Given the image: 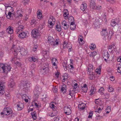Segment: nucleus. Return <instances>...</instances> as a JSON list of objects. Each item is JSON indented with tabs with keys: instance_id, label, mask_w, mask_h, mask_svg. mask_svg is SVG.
<instances>
[{
	"instance_id": "f257e3e1",
	"label": "nucleus",
	"mask_w": 121,
	"mask_h": 121,
	"mask_svg": "<svg viewBox=\"0 0 121 121\" xmlns=\"http://www.w3.org/2000/svg\"><path fill=\"white\" fill-rule=\"evenodd\" d=\"M11 50L14 54L15 57L16 58L17 57V56L19 52H20L21 54L23 56H26L27 53V51L26 49L24 48H20L19 47L17 48V46L15 45L12 47Z\"/></svg>"
},
{
	"instance_id": "f03ea898",
	"label": "nucleus",
	"mask_w": 121,
	"mask_h": 121,
	"mask_svg": "<svg viewBox=\"0 0 121 121\" xmlns=\"http://www.w3.org/2000/svg\"><path fill=\"white\" fill-rule=\"evenodd\" d=\"M42 29V26L41 25L39 26L37 29H33L31 33L32 37L35 38H37L39 34V30H41Z\"/></svg>"
},
{
	"instance_id": "7ed1b4c3",
	"label": "nucleus",
	"mask_w": 121,
	"mask_h": 121,
	"mask_svg": "<svg viewBox=\"0 0 121 121\" xmlns=\"http://www.w3.org/2000/svg\"><path fill=\"white\" fill-rule=\"evenodd\" d=\"M12 111L10 109L8 110L7 107H5L3 110V112H1V114L2 117H4V115H8L12 113Z\"/></svg>"
},
{
	"instance_id": "20e7f679",
	"label": "nucleus",
	"mask_w": 121,
	"mask_h": 121,
	"mask_svg": "<svg viewBox=\"0 0 121 121\" xmlns=\"http://www.w3.org/2000/svg\"><path fill=\"white\" fill-rule=\"evenodd\" d=\"M48 65L47 63H44L43 66L41 68V70L43 71L46 73H48L49 71V69L48 67Z\"/></svg>"
},
{
	"instance_id": "39448f33",
	"label": "nucleus",
	"mask_w": 121,
	"mask_h": 121,
	"mask_svg": "<svg viewBox=\"0 0 121 121\" xmlns=\"http://www.w3.org/2000/svg\"><path fill=\"white\" fill-rule=\"evenodd\" d=\"M11 68V67L10 65H8L7 64H4V72L6 73H7L9 72Z\"/></svg>"
},
{
	"instance_id": "423d86ee",
	"label": "nucleus",
	"mask_w": 121,
	"mask_h": 121,
	"mask_svg": "<svg viewBox=\"0 0 121 121\" xmlns=\"http://www.w3.org/2000/svg\"><path fill=\"white\" fill-rule=\"evenodd\" d=\"M64 111L65 113L67 115H70L72 112L70 108L67 106L65 107Z\"/></svg>"
},
{
	"instance_id": "0eeeda50",
	"label": "nucleus",
	"mask_w": 121,
	"mask_h": 121,
	"mask_svg": "<svg viewBox=\"0 0 121 121\" xmlns=\"http://www.w3.org/2000/svg\"><path fill=\"white\" fill-rule=\"evenodd\" d=\"M101 34L102 36L105 37V39H108V32L107 31L106 29L103 28L101 32Z\"/></svg>"
},
{
	"instance_id": "6e6552de",
	"label": "nucleus",
	"mask_w": 121,
	"mask_h": 121,
	"mask_svg": "<svg viewBox=\"0 0 121 121\" xmlns=\"http://www.w3.org/2000/svg\"><path fill=\"white\" fill-rule=\"evenodd\" d=\"M119 23V19L116 18L112 19L111 23V25L112 26H114Z\"/></svg>"
},
{
	"instance_id": "1a4fd4ad",
	"label": "nucleus",
	"mask_w": 121,
	"mask_h": 121,
	"mask_svg": "<svg viewBox=\"0 0 121 121\" xmlns=\"http://www.w3.org/2000/svg\"><path fill=\"white\" fill-rule=\"evenodd\" d=\"M18 37L21 38H26L27 36V33L25 31H22L19 33Z\"/></svg>"
},
{
	"instance_id": "9d476101",
	"label": "nucleus",
	"mask_w": 121,
	"mask_h": 121,
	"mask_svg": "<svg viewBox=\"0 0 121 121\" xmlns=\"http://www.w3.org/2000/svg\"><path fill=\"white\" fill-rule=\"evenodd\" d=\"M23 29V26L22 25H20L18 26V27L16 28L15 33L17 34L21 32Z\"/></svg>"
},
{
	"instance_id": "9b49d317",
	"label": "nucleus",
	"mask_w": 121,
	"mask_h": 121,
	"mask_svg": "<svg viewBox=\"0 0 121 121\" xmlns=\"http://www.w3.org/2000/svg\"><path fill=\"white\" fill-rule=\"evenodd\" d=\"M93 68L92 65H90L88 67V70H87L88 74L94 73L93 71Z\"/></svg>"
},
{
	"instance_id": "f8f14e48",
	"label": "nucleus",
	"mask_w": 121,
	"mask_h": 121,
	"mask_svg": "<svg viewBox=\"0 0 121 121\" xmlns=\"http://www.w3.org/2000/svg\"><path fill=\"white\" fill-rule=\"evenodd\" d=\"M52 63L53 65V68H54L56 69L57 67V66L56 63L58 61L57 59L55 58H53L51 60Z\"/></svg>"
},
{
	"instance_id": "ddd939ff",
	"label": "nucleus",
	"mask_w": 121,
	"mask_h": 121,
	"mask_svg": "<svg viewBox=\"0 0 121 121\" xmlns=\"http://www.w3.org/2000/svg\"><path fill=\"white\" fill-rule=\"evenodd\" d=\"M6 31L8 34H12L13 32V28L11 26H9L7 28Z\"/></svg>"
},
{
	"instance_id": "4468645a",
	"label": "nucleus",
	"mask_w": 121,
	"mask_h": 121,
	"mask_svg": "<svg viewBox=\"0 0 121 121\" xmlns=\"http://www.w3.org/2000/svg\"><path fill=\"white\" fill-rule=\"evenodd\" d=\"M86 104L84 103H82L79 104L78 105L79 110L80 111H82V110L85 109Z\"/></svg>"
},
{
	"instance_id": "2eb2a0df",
	"label": "nucleus",
	"mask_w": 121,
	"mask_h": 121,
	"mask_svg": "<svg viewBox=\"0 0 121 121\" xmlns=\"http://www.w3.org/2000/svg\"><path fill=\"white\" fill-rule=\"evenodd\" d=\"M62 26L65 30H67L69 27V26L67 25L65 21H63L62 22Z\"/></svg>"
},
{
	"instance_id": "dca6fc26",
	"label": "nucleus",
	"mask_w": 121,
	"mask_h": 121,
	"mask_svg": "<svg viewBox=\"0 0 121 121\" xmlns=\"http://www.w3.org/2000/svg\"><path fill=\"white\" fill-rule=\"evenodd\" d=\"M87 6L85 2H83L81 5L80 9L83 11H85L87 9Z\"/></svg>"
},
{
	"instance_id": "f3484780",
	"label": "nucleus",
	"mask_w": 121,
	"mask_h": 121,
	"mask_svg": "<svg viewBox=\"0 0 121 121\" xmlns=\"http://www.w3.org/2000/svg\"><path fill=\"white\" fill-rule=\"evenodd\" d=\"M28 60L29 61L31 62H35L36 61L37 62L38 61V60L34 56H31L28 58Z\"/></svg>"
},
{
	"instance_id": "a211bd4d",
	"label": "nucleus",
	"mask_w": 121,
	"mask_h": 121,
	"mask_svg": "<svg viewBox=\"0 0 121 121\" xmlns=\"http://www.w3.org/2000/svg\"><path fill=\"white\" fill-rule=\"evenodd\" d=\"M17 109L18 111H20L22 109L24 108V104L21 103H19L17 104Z\"/></svg>"
},
{
	"instance_id": "6ab92c4d",
	"label": "nucleus",
	"mask_w": 121,
	"mask_h": 121,
	"mask_svg": "<svg viewBox=\"0 0 121 121\" xmlns=\"http://www.w3.org/2000/svg\"><path fill=\"white\" fill-rule=\"evenodd\" d=\"M4 86L3 85V84L0 83V94L1 95H3L4 92Z\"/></svg>"
},
{
	"instance_id": "aec40b11",
	"label": "nucleus",
	"mask_w": 121,
	"mask_h": 121,
	"mask_svg": "<svg viewBox=\"0 0 121 121\" xmlns=\"http://www.w3.org/2000/svg\"><path fill=\"white\" fill-rule=\"evenodd\" d=\"M95 0H91L90 4V7L91 8L93 9L95 7Z\"/></svg>"
},
{
	"instance_id": "412c9836",
	"label": "nucleus",
	"mask_w": 121,
	"mask_h": 121,
	"mask_svg": "<svg viewBox=\"0 0 121 121\" xmlns=\"http://www.w3.org/2000/svg\"><path fill=\"white\" fill-rule=\"evenodd\" d=\"M115 46L114 44L110 45L108 47V49L110 50L111 51H112L113 50L115 51Z\"/></svg>"
},
{
	"instance_id": "4be33fe9",
	"label": "nucleus",
	"mask_w": 121,
	"mask_h": 121,
	"mask_svg": "<svg viewBox=\"0 0 121 121\" xmlns=\"http://www.w3.org/2000/svg\"><path fill=\"white\" fill-rule=\"evenodd\" d=\"M66 86L65 84H63L61 86L60 90L63 93H65L66 91Z\"/></svg>"
},
{
	"instance_id": "5701e85b",
	"label": "nucleus",
	"mask_w": 121,
	"mask_h": 121,
	"mask_svg": "<svg viewBox=\"0 0 121 121\" xmlns=\"http://www.w3.org/2000/svg\"><path fill=\"white\" fill-rule=\"evenodd\" d=\"M88 88L87 87V85L86 84L83 85V86L82 87L81 89L82 90V92H87Z\"/></svg>"
},
{
	"instance_id": "b1692460",
	"label": "nucleus",
	"mask_w": 121,
	"mask_h": 121,
	"mask_svg": "<svg viewBox=\"0 0 121 121\" xmlns=\"http://www.w3.org/2000/svg\"><path fill=\"white\" fill-rule=\"evenodd\" d=\"M15 84V83L13 81H10L9 83L8 86L10 88H13L14 87Z\"/></svg>"
},
{
	"instance_id": "393cba45",
	"label": "nucleus",
	"mask_w": 121,
	"mask_h": 121,
	"mask_svg": "<svg viewBox=\"0 0 121 121\" xmlns=\"http://www.w3.org/2000/svg\"><path fill=\"white\" fill-rule=\"evenodd\" d=\"M96 89L93 86H91V89L90 90V92L91 93L90 94V95H92L95 94V91Z\"/></svg>"
},
{
	"instance_id": "a878e982",
	"label": "nucleus",
	"mask_w": 121,
	"mask_h": 121,
	"mask_svg": "<svg viewBox=\"0 0 121 121\" xmlns=\"http://www.w3.org/2000/svg\"><path fill=\"white\" fill-rule=\"evenodd\" d=\"M109 56L110 55L108 54V51H105L104 52L103 56L104 58H106L107 59H108L109 58Z\"/></svg>"
},
{
	"instance_id": "bb28decb",
	"label": "nucleus",
	"mask_w": 121,
	"mask_h": 121,
	"mask_svg": "<svg viewBox=\"0 0 121 121\" xmlns=\"http://www.w3.org/2000/svg\"><path fill=\"white\" fill-rule=\"evenodd\" d=\"M70 27L71 30H73L75 29L76 27V25L74 22H71Z\"/></svg>"
},
{
	"instance_id": "cd10ccee",
	"label": "nucleus",
	"mask_w": 121,
	"mask_h": 121,
	"mask_svg": "<svg viewBox=\"0 0 121 121\" xmlns=\"http://www.w3.org/2000/svg\"><path fill=\"white\" fill-rule=\"evenodd\" d=\"M88 74L89 78L91 80H94L95 78L94 73Z\"/></svg>"
},
{
	"instance_id": "c85d7f7f",
	"label": "nucleus",
	"mask_w": 121,
	"mask_h": 121,
	"mask_svg": "<svg viewBox=\"0 0 121 121\" xmlns=\"http://www.w3.org/2000/svg\"><path fill=\"white\" fill-rule=\"evenodd\" d=\"M62 65L65 71H66L67 68H68V65L66 62H63L62 63Z\"/></svg>"
},
{
	"instance_id": "c756f323",
	"label": "nucleus",
	"mask_w": 121,
	"mask_h": 121,
	"mask_svg": "<svg viewBox=\"0 0 121 121\" xmlns=\"http://www.w3.org/2000/svg\"><path fill=\"white\" fill-rule=\"evenodd\" d=\"M56 30L60 32L61 30L60 25V24H57L56 26Z\"/></svg>"
},
{
	"instance_id": "7c9ffc66",
	"label": "nucleus",
	"mask_w": 121,
	"mask_h": 121,
	"mask_svg": "<svg viewBox=\"0 0 121 121\" xmlns=\"http://www.w3.org/2000/svg\"><path fill=\"white\" fill-rule=\"evenodd\" d=\"M31 115L32 116L34 120L36 119L37 118L36 115L35 114V111L31 113Z\"/></svg>"
},
{
	"instance_id": "2f4dec72",
	"label": "nucleus",
	"mask_w": 121,
	"mask_h": 121,
	"mask_svg": "<svg viewBox=\"0 0 121 121\" xmlns=\"http://www.w3.org/2000/svg\"><path fill=\"white\" fill-rule=\"evenodd\" d=\"M17 13L18 16L20 17H22L23 12L21 11L20 10H18L17 11Z\"/></svg>"
},
{
	"instance_id": "473e14b6",
	"label": "nucleus",
	"mask_w": 121,
	"mask_h": 121,
	"mask_svg": "<svg viewBox=\"0 0 121 121\" xmlns=\"http://www.w3.org/2000/svg\"><path fill=\"white\" fill-rule=\"evenodd\" d=\"M12 13L11 12H9L8 13V14L7 15L6 13H5V14L6 15V16L7 18L8 19H9L11 17V15L12 14Z\"/></svg>"
},
{
	"instance_id": "72a5a7b5",
	"label": "nucleus",
	"mask_w": 121,
	"mask_h": 121,
	"mask_svg": "<svg viewBox=\"0 0 121 121\" xmlns=\"http://www.w3.org/2000/svg\"><path fill=\"white\" fill-rule=\"evenodd\" d=\"M68 12L67 10H66L65 12L63 14L64 17H65V18H67L68 15Z\"/></svg>"
},
{
	"instance_id": "f704fd0d",
	"label": "nucleus",
	"mask_w": 121,
	"mask_h": 121,
	"mask_svg": "<svg viewBox=\"0 0 121 121\" xmlns=\"http://www.w3.org/2000/svg\"><path fill=\"white\" fill-rule=\"evenodd\" d=\"M96 48V46L95 45H93V44H91L89 46V48L92 50H94Z\"/></svg>"
},
{
	"instance_id": "c9c22d12",
	"label": "nucleus",
	"mask_w": 121,
	"mask_h": 121,
	"mask_svg": "<svg viewBox=\"0 0 121 121\" xmlns=\"http://www.w3.org/2000/svg\"><path fill=\"white\" fill-rule=\"evenodd\" d=\"M97 54V52L96 51H93L91 52L90 55V56L94 57Z\"/></svg>"
},
{
	"instance_id": "e433bc0d",
	"label": "nucleus",
	"mask_w": 121,
	"mask_h": 121,
	"mask_svg": "<svg viewBox=\"0 0 121 121\" xmlns=\"http://www.w3.org/2000/svg\"><path fill=\"white\" fill-rule=\"evenodd\" d=\"M108 91L109 92H113L114 90V88L111 86H109L108 88Z\"/></svg>"
},
{
	"instance_id": "4c0bfd02",
	"label": "nucleus",
	"mask_w": 121,
	"mask_h": 121,
	"mask_svg": "<svg viewBox=\"0 0 121 121\" xmlns=\"http://www.w3.org/2000/svg\"><path fill=\"white\" fill-rule=\"evenodd\" d=\"M74 20L73 16H70L68 18V21L69 22H73Z\"/></svg>"
},
{
	"instance_id": "58836bf2",
	"label": "nucleus",
	"mask_w": 121,
	"mask_h": 121,
	"mask_svg": "<svg viewBox=\"0 0 121 121\" xmlns=\"http://www.w3.org/2000/svg\"><path fill=\"white\" fill-rule=\"evenodd\" d=\"M69 44L67 43V42L65 41L64 42V43L63 45V47L64 48H68V47Z\"/></svg>"
},
{
	"instance_id": "ea45409f",
	"label": "nucleus",
	"mask_w": 121,
	"mask_h": 121,
	"mask_svg": "<svg viewBox=\"0 0 121 121\" xmlns=\"http://www.w3.org/2000/svg\"><path fill=\"white\" fill-rule=\"evenodd\" d=\"M37 17L38 19H40L41 17V13L40 12L38 11L37 12Z\"/></svg>"
},
{
	"instance_id": "a19ab883",
	"label": "nucleus",
	"mask_w": 121,
	"mask_h": 121,
	"mask_svg": "<svg viewBox=\"0 0 121 121\" xmlns=\"http://www.w3.org/2000/svg\"><path fill=\"white\" fill-rule=\"evenodd\" d=\"M48 39L49 43L51 42V41H52L53 40H54L53 38L51 36H48Z\"/></svg>"
},
{
	"instance_id": "79ce46f5",
	"label": "nucleus",
	"mask_w": 121,
	"mask_h": 121,
	"mask_svg": "<svg viewBox=\"0 0 121 121\" xmlns=\"http://www.w3.org/2000/svg\"><path fill=\"white\" fill-rule=\"evenodd\" d=\"M52 91L54 93H56L57 92V89L56 86H54L52 88Z\"/></svg>"
},
{
	"instance_id": "37998d69",
	"label": "nucleus",
	"mask_w": 121,
	"mask_h": 121,
	"mask_svg": "<svg viewBox=\"0 0 121 121\" xmlns=\"http://www.w3.org/2000/svg\"><path fill=\"white\" fill-rule=\"evenodd\" d=\"M76 90H75V88H72L70 89L69 93H76Z\"/></svg>"
},
{
	"instance_id": "c03bdc74",
	"label": "nucleus",
	"mask_w": 121,
	"mask_h": 121,
	"mask_svg": "<svg viewBox=\"0 0 121 121\" xmlns=\"http://www.w3.org/2000/svg\"><path fill=\"white\" fill-rule=\"evenodd\" d=\"M24 86H26L27 88L29 87L30 86V83L28 82H26Z\"/></svg>"
},
{
	"instance_id": "a18cd8bd",
	"label": "nucleus",
	"mask_w": 121,
	"mask_h": 121,
	"mask_svg": "<svg viewBox=\"0 0 121 121\" xmlns=\"http://www.w3.org/2000/svg\"><path fill=\"white\" fill-rule=\"evenodd\" d=\"M4 64H0V70H1V69H2L4 71Z\"/></svg>"
},
{
	"instance_id": "49530a36",
	"label": "nucleus",
	"mask_w": 121,
	"mask_h": 121,
	"mask_svg": "<svg viewBox=\"0 0 121 121\" xmlns=\"http://www.w3.org/2000/svg\"><path fill=\"white\" fill-rule=\"evenodd\" d=\"M49 19H51V21L53 22V23H55L56 20L55 18L54 17L52 16L51 17H50V18Z\"/></svg>"
},
{
	"instance_id": "de8ad7c7",
	"label": "nucleus",
	"mask_w": 121,
	"mask_h": 121,
	"mask_svg": "<svg viewBox=\"0 0 121 121\" xmlns=\"http://www.w3.org/2000/svg\"><path fill=\"white\" fill-rule=\"evenodd\" d=\"M5 8L6 9L8 8L9 9H10V10H12V11H14L13 9V8L9 6H5Z\"/></svg>"
},
{
	"instance_id": "09e8293b",
	"label": "nucleus",
	"mask_w": 121,
	"mask_h": 121,
	"mask_svg": "<svg viewBox=\"0 0 121 121\" xmlns=\"http://www.w3.org/2000/svg\"><path fill=\"white\" fill-rule=\"evenodd\" d=\"M4 56V53L1 51H0V60Z\"/></svg>"
},
{
	"instance_id": "8fccbe9b",
	"label": "nucleus",
	"mask_w": 121,
	"mask_h": 121,
	"mask_svg": "<svg viewBox=\"0 0 121 121\" xmlns=\"http://www.w3.org/2000/svg\"><path fill=\"white\" fill-rule=\"evenodd\" d=\"M51 19H49L48 21V24H49V25H48V26H53V22L51 21Z\"/></svg>"
},
{
	"instance_id": "3c124183",
	"label": "nucleus",
	"mask_w": 121,
	"mask_h": 121,
	"mask_svg": "<svg viewBox=\"0 0 121 121\" xmlns=\"http://www.w3.org/2000/svg\"><path fill=\"white\" fill-rule=\"evenodd\" d=\"M89 116L88 117V118H91L93 114L92 112L91 111L89 112Z\"/></svg>"
},
{
	"instance_id": "603ef678",
	"label": "nucleus",
	"mask_w": 121,
	"mask_h": 121,
	"mask_svg": "<svg viewBox=\"0 0 121 121\" xmlns=\"http://www.w3.org/2000/svg\"><path fill=\"white\" fill-rule=\"evenodd\" d=\"M10 95L9 94H7L5 95V97L7 99H9L10 98Z\"/></svg>"
},
{
	"instance_id": "864d4df0",
	"label": "nucleus",
	"mask_w": 121,
	"mask_h": 121,
	"mask_svg": "<svg viewBox=\"0 0 121 121\" xmlns=\"http://www.w3.org/2000/svg\"><path fill=\"white\" fill-rule=\"evenodd\" d=\"M74 88H75V90H76V89H77V88H79L78 86V85L77 83H75L74 85Z\"/></svg>"
},
{
	"instance_id": "5fc2aeb1",
	"label": "nucleus",
	"mask_w": 121,
	"mask_h": 121,
	"mask_svg": "<svg viewBox=\"0 0 121 121\" xmlns=\"http://www.w3.org/2000/svg\"><path fill=\"white\" fill-rule=\"evenodd\" d=\"M104 95L105 97V98L106 99H108L109 97V94L108 93H106L104 94Z\"/></svg>"
},
{
	"instance_id": "6e6d98bb",
	"label": "nucleus",
	"mask_w": 121,
	"mask_h": 121,
	"mask_svg": "<svg viewBox=\"0 0 121 121\" xmlns=\"http://www.w3.org/2000/svg\"><path fill=\"white\" fill-rule=\"evenodd\" d=\"M95 101L96 104H98V103H99L100 102V101L99 99H95Z\"/></svg>"
},
{
	"instance_id": "4d7b16f0",
	"label": "nucleus",
	"mask_w": 121,
	"mask_h": 121,
	"mask_svg": "<svg viewBox=\"0 0 121 121\" xmlns=\"http://www.w3.org/2000/svg\"><path fill=\"white\" fill-rule=\"evenodd\" d=\"M111 3H113L115 2V0H106Z\"/></svg>"
},
{
	"instance_id": "13d9d810",
	"label": "nucleus",
	"mask_w": 121,
	"mask_h": 121,
	"mask_svg": "<svg viewBox=\"0 0 121 121\" xmlns=\"http://www.w3.org/2000/svg\"><path fill=\"white\" fill-rule=\"evenodd\" d=\"M101 6L98 5L96 7V9L97 10H99L101 8Z\"/></svg>"
},
{
	"instance_id": "bf43d9fd",
	"label": "nucleus",
	"mask_w": 121,
	"mask_h": 121,
	"mask_svg": "<svg viewBox=\"0 0 121 121\" xmlns=\"http://www.w3.org/2000/svg\"><path fill=\"white\" fill-rule=\"evenodd\" d=\"M117 71L118 72L120 73L121 74V67H118Z\"/></svg>"
},
{
	"instance_id": "052dcab7",
	"label": "nucleus",
	"mask_w": 121,
	"mask_h": 121,
	"mask_svg": "<svg viewBox=\"0 0 121 121\" xmlns=\"http://www.w3.org/2000/svg\"><path fill=\"white\" fill-rule=\"evenodd\" d=\"M54 40H53L52 41H51V42H49V43L51 45H53L54 46L55 45V41Z\"/></svg>"
},
{
	"instance_id": "680f3d73",
	"label": "nucleus",
	"mask_w": 121,
	"mask_h": 121,
	"mask_svg": "<svg viewBox=\"0 0 121 121\" xmlns=\"http://www.w3.org/2000/svg\"><path fill=\"white\" fill-rule=\"evenodd\" d=\"M104 88L103 87H102L100 88L98 92L100 93V92L103 91H104Z\"/></svg>"
},
{
	"instance_id": "e2e57ef3",
	"label": "nucleus",
	"mask_w": 121,
	"mask_h": 121,
	"mask_svg": "<svg viewBox=\"0 0 121 121\" xmlns=\"http://www.w3.org/2000/svg\"><path fill=\"white\" fill-rule=\"evenodd\" d=\"M36 20L34 19H33L31 21V24L32 25L33 24L35 23V22Z\"/></svg>"
},
{
	"instance_id": "0e129e2a",
	"label": "nucleus",
	"mask_w": 121,
	"mask_h": 121,
	"mask_svg": "<svg viewBox=\"0 0 121 121\" xmlns=\"http://www.w3.org/2000/svg\"><path fill=\"white\" fill-rule=\"evenodd\" d=\"M26 94H24L22 95V99L24 100L26 98Z\"/></svg>"
},
{
	"instance_id": "69168bd1",
	"label": "nucleus",
	"mask_w": 121,
	"mask_h": 121,
	"mask_svg": "<svg viewBox=\"0 0 121 121\" xmlns=\"http://www.w3.org/2000/svg\"><path fill=\"white\" fill-rule=\"evenodd\" d=\"M114 77L113 76H112L110 77V79L112 81H114Z\"/></svg>"
},
{
	"instance_id": "338daca9",
	"label": "nucleus",
	"mask_w": 121,
	"mask_h": 121,
	"mask_svg": "<svg viewBox=\"0 0 121 121\" xmlns=\"http://www.w3.org/2000/svg\"><path fill=\"white\" fill-rule=\"evenodd\" d=\"M54 121H59V119L58 117H56L54 118Z\"/></svg>"
},
{
	"instance_id": "774afa93",
	"label": "nucleus",
	"mask_w": 121,
	"mask_h": 121,
	"mask_svg": "<svg viewBox=\"0 0 121 121\" xmlns=\"http://www.w3.org/2000/svg\"><path fill=\"white\" fill-rule=\"evenodd\" d=\"M75 93H69V95H70L72 97H73L74 96Z\"/></svg>"
}]
</instances>
